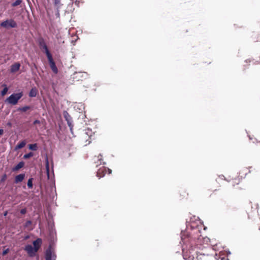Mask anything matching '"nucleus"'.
Returning a JSON list of instances; mask_svg holds the SVG:
<instances>
[{
	"label": "nucleus",
	"instance_id": "f257e3e1",
	"mask_svg": "<svg viewBox=\"0 0 260 260\" xmlns=\"http://www.w3.org/2000/svg\"><path fill=\"white\" fill-rule=\"evenodd\" d=\"M201 234L200 228L198 226H193L192 224L187 225L185 231H181V239L183 245L182 246V255L185 260H194L193 254L195 245L197 243L200 244L201 239L203 238Z\"/></svg>",
	"mask_w": 260,
	"mask_h": 260
},
{
	"label": "nucleus",
	"instance_id": "f03ea898",
	"mask_svg": "<svg viewBox=\"0 0 260 260\" xmlns=\"http://www.w3.org/2000/svg\"><path fill=\"white\" fill-rule=\"evenodd\" d=\"M23 95L22 92L13 93L8 97L6 101L9 104L15 105L18 103V101L22 97Z\"/></svg>",
	"mask_w": 260,
	"mask_h": 260
},
{
	"label": "nucleus",
	"instance_id": "7ed1b4c3",
	"mask_svg": "<svg viewBox=\"0 0 260 260\" xmlns=\"http://www.w3.org/2000/svg\"><path fill=\"white\" fill-rule=\"evenodd\" d=\"M38 44L40 49L45 53L47 57L52 55L43 38H40L38 40Z\"/></svg>",
	"mask_w": 260,
	"mask_h": 260
},
{
	"label": "nucleus",
	"instance_id": "20e7f679",
	"mask_svg": "<svg viewBox=\"0 0 260 260\" xmlns=\"http://www.w3.org/2000/svg\"><path fill=\"white\" fill-rule=\"evenodd\" d=\"M1 26L5 28H15L17 27V24L15 21L10 19L1 22Z\"/></svg>",
	"mask_w": 260,
	"mask_h": 260
},
{
	"label": "nucleus",
	"instance_id": "39448f33",
	"mask_svg": "<svg viewBox=\"0 0 260 260\" xmlns=\"http://www.w3.org/2000/svg\"><path fill=\"white\" fill-rule=\"evenodd\" d=\"M47 57L50 67L52 71V72L54 74H57L58 73V69L57 68L56 66L55 63L53 59L52 55H51Z\"/></svg>",
	"mask_w": 260,
	"mask_h": 260
},
{
	"label": "nucleus",
	"instance_id": "423d86ee",
	"mask_svg": "<svg viewBox=\"0 0 260 260\" xmlns=\"http://www.w3.org/2000/svg\"><path fill=\"white\" fill-rule=\"evenodd\" d=\"M92 161L95 165L96 167L104 164L103 156L101 154H99L98 155H95L92 158Z\"/></svg>",
	"mask_w": 260,
	"mask_h": 260
},
{
	"label": "nucleus",
	"instance_id": "0eeeda50",
	"mask_svg": "<svg viewBox=\"0 0 260 260\" xmlns=\"http://www.w3.org/2000/svg\"><path fill=\"white\" fill-rule=\"evenodd\" d=\"M63 115L66 120L67 121L68 126L70 127L71 131H72L73 127L72 118L67 112H64Z\"/></svg>",
	"mask_w": 260,
	"mask_h": 260
},
{
	"label": "nucleus",
	"instance_id": "6e6552de",
	"mask_svg": "<svg viewBox=\"0 0 260 260\" xmlns=\"http://www.w3.org/2000/svg\"><path fill=\"white\" fill-rule=\"evenodd\" d=\"M46 260H55V255L53 254L50 248L46 250L45 252Z\"/></svg>",
	"mask_w": 260,
	"mask_h": 260
},
{
	"label": "nucleus",
	"instance_id": "1a4fd4ad",
	"mask_svg": "<svg viewBox=\"0 0 260 260\" xmlns=\"http://www.w3.org/2000/svg\"><path fill=\"white\" fill-rule=\"evenodd\" d=\"M24 250L27 252L29 256H33L35 254L36 252H37V250L31 245H27L25 246Z\"/></svg>",
	"mask_w": 260,
	"mask_h": 260
},
{
	"label": "nucleus",
	"instance_id": "9d476101",
	"mask_svg": "<svg viewBox=\"0 0 260 260\" xmlns=\"http://www.w3.org/2000/svg\"><path fill=\"white\" fill-rule=\"evenodd\" d=\"M21 64L19 62H15L12 64L10 68V71L12 73H14L18 71L20 69Z\"/></svg>",
	"mask_w": 260,
	"mask_h": 260
},
{
	"label": "nucleus",
	"instance_id": "9b49d317",
	"mask_svg": "<svg viewBox=\"0 0 260 260\" xmlns=\"http://www.w3.org/2000/svg\"><path fill=\"white\" fill-rule=\"evenodd\" d=\"M42 243V240L41 238H38L35 241L33 242V245L34 246V248L37 250L38 251L39 249L40 248L41 244Z\"/></svg>",
	"mask_w": 260,
	"mask_h": 260
},
{
	"label": "nucleus",
	"instance_id": "f8f14e48",
	"mask_svg": "<svg viewBox=\"0 0 260 260\" xmlns=\"http://www.w3.org/2000/svg\"><path fill=\"white\" fill-rule=\"evenodd\" d=\"M25 177V174H20L18 175H17L15 178V183H18L19 182H22Z\"/></svg>",
	"mask_w": 260,
	"mask_h": 260
},
{
	"label": "nucleus",
	"instance_id": "ddd939ff",
	"mask_svg": "<svg viewBox=\"0 0 260 260\" xmlns=\"http://www.w3.org/2000/svg\"><path fill=\"white\" fill-rule=\"evenodd\" d=\"M38 90L36 87L32 88L29 92V96L31 98L36 97L38 94Z\"/></svg>",
	"mask_w": 260,
	"mask_h": 260
},
{
	"label": "nucleus",
	"instance_id": "4468645a",
	"mask_svg": "<svg viewBox=\"0 0 260 260\" xmlns=\"http://www.w3.org/2000/svg\"><path fill=\"white\" fill-rule=\"evenodd\" d=\"M102 172L105 174H111L112 173V170L109 169V168H107L105 167H103V169H100L98 172V174H100V172Z\"/></svg>",
	"mask_w": 260,
	"mask_h": 260
},
{
	"label": "nucleus",
	"instance_id": "2eb2a0df",
	"mask_svg": "<svg viewBox=\"0 0 260 260\" xmlns=\"http://www.w3.org/2000/svg\"><path fill=\"white\" fill-rule=\"evenodd\" d=\"M24 162L23 161H20L16 166H15L13 168V171H18L19 169L23 168L24 167Z\"/></svg>",
	"mask_w": 260,
	"mask_h": 260
},
{
	"label": "nucleus",
	"instance_id": "dca6fc26",
	"mask_svg": "<svg viewBox=\"0 0 260 260\" xmlns=\"http://www.w3.org/2000/svg\"><path fill=\"white\" fill-rule=\"evenodd\" d=\"M25 145H26L25 141H22L19 142V143H18V144L15 147V150H17L18 149H21V148H23L25 146Z\"/></svg>",
	"mask_w": 260,
	"mask_h": 260
},
{
	"label": "nucleus",
	"instance_id": "f3484780",
	"mask_svg": "<svg viewBox=\"0 0 260 260\" xmlns=\"http://www.w3.org/2000/svg\"><path fill=\"white\" fill-rule=\"evenodd\" d=\"M2 86L4 87L3 90L1 91V95L3 96L7 94L8 91V88L7 87V85L5 84H3Z\"/></svg>",
	"mask_w": 260,
	"mask_h": 260
},
{
	"label": "nucleus",
	"instance_id": "a211bd4d",
	"mask_svg": "<svg viewBox=\"0 0 260 260\" xmlns=\"http://www.w3.org/2000/svg\"><path fill=\"white\" fill-rule=\"evenodd\" d=\"M29 149L33 150L36 151L37 149V144H29L28 146Z\"/></svg>",
	"mask_w": 260,
	"mask_h": 260
},
{
	"label": "nucleus",
	"instance_id": "6ab92c4d",
	"mask_svg": "<svg viewBox=\"0 0 260 260\" xmlns=\"http://www.w3.org/2000/svg\"><path fill=\"white\" fill-rule=\"evenodd\" d=\"M45 167H46V171H47L48 175H49V164L48 159L47 157L46 158V159Z\"/></svg>",
	"mask_w": 260,
	"mask_h": 260
},
{
	"label": "nucleus",
	"instance_id": "aec40b11",
	"mask_svg": "<svg viewBox=\"0 0 260 260\" xmlns=\"http://www.w3.org/2000/svg\"><path fill=\"white\" fill-rule=\"evenodd\" d=\"M32 180L33 179L32 178H29L27 181V186L29 188H32L33 185H32Z\"/></svg>",
	"mask_w": 260,
	"mask_h": 260
},
{
	"label": "nucleus",
	"instance_id": "412c9836",
	"mask_svg": "<svg viewBox=\"0 0 260 260\" xmlns=\"http://www.w3.org/2000/svg\"><path fill=\"white\" fill-rule=\"evenodd\" d=\"M30 109V106H26L23 107L22 108H20L19 110L22 112H26V111H27L28 110H29Z\"/></svg>",
	"mask_w": 260,
	"mask_h": 260
},
{
	"label": "nucleus",
	"instance_id": "4be33fe9",
	"mask_svg": "<svg viewBox=\"0 0 260 260\" xmlns=\"http://www.w3.org/2000/svg\"><path fill=\"white\" fill-rule=\"evenodd\" d=\"M22 3V0H16L15 2L12 3V7H16L18 5H20Z\"/></svg>",
	"mask_w": 260,
	"mask_h": 260
},
{
	"label": "nucleus",
	"instance_id": "5701e85b",
	"mask_svg": "<svg viewBox=\"0 0 260 260\" xmlns=\"http://www.w3.org/2000/svg\"><path fill=\"white\" fill-rule=\"evenodd\" d=\"M34 154L32 152H29L28 153L25 154L23 156V158L24 159H27L33 156Z\"/></svg>",
	"mask_w": 260,
	"mask_h": 260
},
{
	"label": "nucleus",
	"instance_id": "b1692460",
	"mask_svg": "<svg viewBox=\"0 0 260 260\" xmlns=\"http://www.w3.org/2000/svg\"><path fill=\"white\" fill-rule=\"evenodd\" d=\"M32 224V222L30 221V220H28L25 223V224H24V227L25 228H27L29 226L31 225Z\"/></svg>",
	"mask_w": 260,
	"mask_h": 260
},
{
	"label": "nucleus",
	"instance_id": "393cba45",
	"mask_svg": "<svg viewBox=\"0 0 260 260\" xmlns=\"http://www.w3.org/2000/svg\"><path fill=\"white\" fill-rule=\"evenodd\" d=\"M6 178H7V175L6 174H4L2 176V177L1 179V182H4L6 180Z\"/></svg>",
	"mask_w": 260,
	"mask_h": 260
},
{
	"label": "nucleus",
	"instance_id": "a878e982",
	"mask_svg": "<svg viewBox=\"0 0 260 260\" xmlns=\"http://www.w3.org/2000/svg\"><path fill=\"white\" fill-rule=\"evenodd\" d=\"M26 213V209L25 208L22 209L20 210V213L22 214H25Z\"/></svg>",
	"mask_w": 260,
	"mask_h": 260
},
{
	"label": "nucleus",
	"instance_id": "bb28decb",
	"mask_svg": "<svg viewBox=\"0 0 260 260\" xmlns=\"http://www.w3.org/2000/svg\"><path fill=\"white\" fill-rule=\"evenodd\" d=\"M60 3V0H54V4L56 6L59 5Z\"/></svg>",
	"mask_w": 260,
	"mask_h": 260
},
{
	"label": "nucleus",
	"instance_id": "cd10ccee",
	"mask_svg": "<svg viewBox=\"0 0 260 260\" xmlns=\"http://www.w3.org/2000/svg\"><path fill=\"white\" fill-rule=\"evenodd\" d=\"M9 252V249H7L3 251V255H5L6 254H7Z\"/></svg>",
	"mask_w": 260,
	"mask_h": 260
},
{
	"label": "nucleus",
	"instance_id": "c85d7f7f",
	"mask_svg": "<svg viewBox=\"0 0 260 260\" xmlns=\"http://www.w3.org/2000/svg\"><path fill=\"white\" fill-rule=\"evenodd\" d=\"M41 122L39 120H36L34 121L33 124H40Z\"/></svg>",
	"mask_w": 260,
	"mask_h": 260
},
{
	"label": "nucleus",
	"instance_id": "c756f323",
	"mask_svg": "<svg viewBox=\"0 0 260 260\" xmlns=\"http://www.w3.org/2000/svg\"><path fill=\"white\" fill-rule=\"evenodd\" d=\"M4 134V130L3 129H0V135H2Z\"/></svg>",
	"mask_w": 260,
	"mask_h": 260
},
{
	"label": "nucleus",
	"instance_id": "7c9ffc66",
	"mask_svg": "<svg viewBox=\"0 0 260 260\" xmlns=\"http://www.w3.org/2000/svg\"><path fill=\"white\" fill-rule=\"evenodd\" d=\"M209 238H208L207 237H205V238H204V240L206 242H208V241L209 240Z\"/></svg>",
	"mask_w": 260,
	"mask_h": 260
},
{
	"label": "nucleus",
	"instance_id": "2f4dec72",
	"mask_svg": "<svg viewBox=\"0 0 260 260\" xmlns=\"http://www.w3.org/2000/svg\"><path fill=\"white\" fill-rule=\"evenodd\" d=\"M227 254H228V255H230V254H231V252H230V251H228L227 252Z\"/></svg>",
	"mask_w": 260,
	"mask_h": 260
},
{
	"label": "nucleus",
	"instance_id": "473e14b6",
	"mask_svg": "<svg viewBox=\"0 0 260 260\" xmlns=\"http://www.w3.org/2000/svg\"><path fill=\"white\" fill-rule=\"evenodd\" d=\"M221 178H222V179H223V178H224V176H223V175H222V176H221Z\"/></svg>",
	"mask_w": 260,
	"mask_h": 260
},
{
	"label": "nucleus",
	"instance_id": "72a5a7b5",
	"mask_svg": "<svg viewBox=\"0 0 260 260\" xmlns=\"http://www.w3.org/2000/svg\"><path fill=\"white\" fill-rule=\"evenodd\" d=\"M248 61H249V62H250V60H245V62H247Z\"/></svg>",
	"mask_w": 260,
	"mask_h": 260
},
{
	"label": "nucleus",
	"instance_id": "f704fd0d",
	"mask_svg": "<svg viewBox=\"0 0 260 260\" xmlns=\"http://www.w3.org/2000/svg\"><path fill=\"white\" fill-rule=\"evenodd\" d=\"M221 260H224V258H222Z\"/></svg>",
	"mask_w": 260,
	"mask_h": 260
},
{
	"label": "nucleus",
	"instance_id": "c9c22d12",
	"mask_svg": "<svg viewBox=\"0 0 260 260\" xmlns=\"http://www.w3.org/2000/svg\"><path fill=\"white\" fill-rule=\"evenodd\" d=\"M221 260H224V258H222Z\"/></svg>",
	"mask_w": 260,
	"mask_h": 260
},
{
	"label": "nucleus",
	"instance_id": "e433bc0d",
	"mask_svg": "<svg viewBox=\"0 0 260 260\" xmlns=\"http://www.w3.org/2000/svg\"><path fill=\"white\" fill-rule=\"evenodd\" d=\"M225 260H229V258H226Z\"/></svg>",
	"mask_w": 260,
	"mask_h": 260
}]
</instances>
